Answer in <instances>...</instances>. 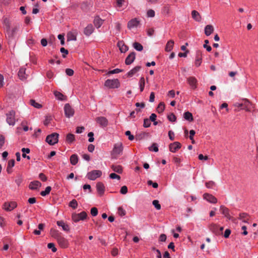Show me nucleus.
Returning <instances> with one entry per match:
<instances>
[{
  "mask_svg": "<svg viewBox=\"0 0 258 258\" xmlns=\"http://www.w3.org/2000/svg\"><path fill=\"white\" fill-rule=\"evenodd\" d=\"M123 145L120 142L114 145L113 148L111 151V155L112 158L117 159L122 153Z\"/></svg>",
  "mask_w": 258,
  "mask_h": 258,
  "instance_id": "nucleus-1",
  "label": "nucleus"
},
{
  "mask_svg": "<svg viewBox=\"0 0 258 258\" xmlns=\"http://www.w3.org/2000/svg\"><path fill=\"white\" fill-rule=\"evenodd\" d=\"M120 82L117 79H107L104 83V86L109 89L118 88L120 87Z\"/></svg>",
  "mask_w": 258,
  "mask_h": 258,
  "instance_id": "nucleus-2",
  "label": "nucleus"
},
{
  "mask_svg": "<svg viewBox=\"0 0 258 258\" xmlns=\"http://www.w3.org/2000/svg\"><path fill=\"white\" fill-rule=\"evenodd\" d=\"M15 115L16 112L13 110H11L6 113V121L10 125H15L16 123Z\"/></svg>",
  "mask_w": 258,
  "mask_h": 258,
  "instance_id": "nucleus-3",
  "label": "nucleus"
},
{
  "mask_svg": "<svg viewBox=\"0 0 258 258\" xmlns=\"http://www.w3.org/2000/svg\"><path fill=\"white\" fill-rule=\"evenodd\" d=\"M18 30V28L17 26H15L12 29H10V26L8 27L7 29L6 36L9 41L13 40Z\"/></svg>",
  "mask_w": 258,
  "mask_h": 258,
  "instance_id": "nucleus-4",
  "label": "nucleus"
},
{
  "mask_svg": "<svg viewBox=\"0 0 258 258\" xmlns=\"http://www.w3.org/2000/svg\"><path fill=\"white\" fill-rule=\"evenodd\" d=\"M58 134L52 133L46 137L45 141L50 145H54L58 142Z\"/></svg>",
  "mask_w": 258,
  "mask_h": 258,
  "instance_id": "nucleus-5",
  "label": "nucleus"
},
{
  "mask_svg": "<svg viewBox=\"0 0 258 258\" xmlns=\"http://www.w3.org/2000/svg\"><path fill=\"white\" fill-rule=\"evenodd\" d=\"M87 217V213L85 211H83L79 214H73L72 216V219L74 222H78L80 220H84L86 219Z\"/></svg>",
  "mask_w": 258,
  "mask_h": 258,
  "instance_id": "nucleus-6",
  "label": "nucleus"
},
{
  "mask_svg": "<svg viewBox=\"0 0 258 258\" xmlns=\"http://www.w3.org/2000/svg\"><path fill=\"white\" fill-rule=\"evenodd\" d=\"M101 175V171L94 170L87 173V177L90 180H94L97 178L100 177Z\"/></svg>",
  "mask_w": 258,
  "mask_h": 258,
  "instance_id": "nucleus-7",
  "label": "nucleus"
},
{
  "mask_svg": "<svg viewBox=\"0 0 258 258\" xmlns=\"http://www.w3.org/2000/svg\"><path fill=\"white\" fill-rule=\"evenodd\" d=\"M64 111L66 116L68 118L73 116L75 113L74 109L69 103H67L64 105Z\"/></svg>",
  "mask_w": 258,
  "mask_h": 258,
  "instance_id": "nucleus-8",
  "label": "nucleus"
},
{
  "mask_svg": "<svg viewBox=\"0 0 258 258\" xmlns=\"http://www.w3.org/2000/svg\"><path fill=\"white\" fill-rule=\"evenodd\" d=\"M17 206V203L12 201L10 202H5L3 206V208L6 211H11L16 208Z\"/></svg>",
  "mask_w": 258,
  "mask_h": 258,
  "instance_id": "nucleus-9",
  "label": "nucleus"
},
{
  "mask_svg": "<svg viewBox=\"0 0 258 258\" xmlns=\"http://www.w3.org/2000/svg\"><path fill=\"white\" fill-rule=\"evenodd\" d=\"M181 148V144L178 142H175L169 145V151L172 153L176 152Z\"/></svg>",
  "mask_w": 258,
  "mask_h": 258,
  "instance_id": "nucleus-10",
  "label": "nucleus"
},
{
  "mask_svg": "<svg viewBox=\"0 0 258 258\" xmlns=\"http://www.w3.org/2000/svg\"><path fill=\"white\" fill-rule=\"evenodd\" d=\"M96 189L97 193L99 196H102L104 194L105 191V186L104 184L101 182H98L96 184Z\"/></svg>",
  "mask_w": 258,
  "mask_h": 258,
  "instance_id": "nucleus-11",
  "label": "nucleus"
},
{
  "mask_svg": "<svg viewBox=\"0 0 258 258\" xmlns=\"http://www.w3.org/2000/svg\"><path fill=\"white\" fill-rule=\"evenodd\" d=\"M140 24V21L137 18H134L128 21L127 23V28L131 29L135 27H137Z\"/></svg>",
  "mask_w": 258,
  "mask_h": 258,
  "instance_id": "nucleus-12",
  "label": "nucleus"
},
{
  "mask_svg": "<svg viewBox=\"0 0 258 258\" xmlns=\"http://www.w3.org/2000/svg\"><path fill=\"white\" fill-rule=\"evenodd\" d=\"M204 199L210 203L215 204L217 202V199L213 195L206 193L203 195Z\"/></svg>",
  "mask_w": 258,
  "mask_h": 258,
  "instance_id": "nucleus-13",
  "label": "nucleus"
},
{
  "mask_svg": "<svg viewBox=\"0 0 258 258\" xmlns=\"http://www.w3.org/2000/svg\"><path fill=\"white\" fill-rule=\"evenodd\" d=\"M96 121L102 127H106L108 124V120L105 117H98Z\"/></svg>",
  "mask_w": 258,
  "mask_h": 258,
  "instance_id": "nucleus-14",
  "label": "nucleus"
},
{
  "mask_svg": "<svg viewBox=\"0 0 258 258\" xmlns=\"http://www.w3.org/2000/svg\"><path fill=\"white\" fill-rule=\"evenodd\" d=\"M58 243L62 248H66L68 246V240L61 235L57 239Z\"/></svg>",
  "mask_w": 258,
  "mask_h": 258,
  "instance_id": "nucleus-15",
  "label": "nucleus"
},
{
  "mask_svg": "<svg viewBox=\"0 0 258 258\" xmlns=\"http://www.w3.org/2000/svg\"><path fill=\"white\" fill-rule=\"evenodd\" d=\"M187 82L190 87L193 89H195L197 87L198 81L197 79L194 77H190L187 79Z\"/></svg>",
  "mask_w": 258,
  "mask_h": 258,
  "instance_id": "nucleus-16",
  "label": "nucleus"
},
{
  "mask_svg": "<svg viewBox=\"0 0 258 258\" xmlns=\"http://www.w3.org/2000/svg\"><path fill=\"white\" fill-rule=\"evenodd\" d=\"M136 57V53L134 52L131 53L125 58V63L126 65L131 64L133 62Z\"/></svg>",
  "mask_w": 258,
  "mask_h": 258,
  "instance_id": "nucleus-17",
  "label": "nucleus"
},
{
  "mask_svg": "<svg viewBox=\"0 0 258 258\" xmlns=\"http://www.w3.org/2000/svg\"><path fill=\"white\" fill-rule=\"evenodd\" d=\"M41 185V183L39 181H34L30 183L29 187L32 190L38 189Z\"/></svg>",
  "mask_w": 258,
  "mask_h": 258,
  "instance_id": "nucleus-18",
  "label": "nucleus"
},
{
  "mask_svg": "<svg viewBox=\"0 0 258 258\" xmlns=\"http://www.w3.org/2000/svg\"><path fill=\"white\" fill-rule=\"evenodd\" d=\"M94 31V27L92 24H89L84 29V33L87 36L91 35Z\"/></svg>",
  "mask_w": 258,
  "mask_h": 258,
  "instance_id": "nucleus-19",
  "label": "nucleus"
},
{
  "mask_svg": "<svg viewBox=\"0 0 258 258\" xmlns=\"http://www.w3.org/2000/svg\"><path fill=\"white\" fill-rule=\"evenodd\" d=\"M141 68V66H139L134 67L133 69H132L127 73V76L128 77H132L134 75H135L140 70Z\"/></svg>",
  "mask_w": 258,
  "mask_h": 258,
  "instance_id": "nucleus-20",
  "label": "nucleus"
},
{
  "mask_svg": "<svg viewBox=\"0 0 258 258\" xmlns=\"http://www.w3.org/2000/svg\"><path fill=\"white\" fill-rule=\"evenodd\" d=\"M218 227L219 225L214 223H212L209 225L210 230L216 235H219Z\"/></svg>",
  "mask_w": 258,
  "mask_h": 258,
  "instance_id": "nucleus-21",
  "label": "nucleus"
},
{
  "mask_svg": "<svg viewBox=\"0 0 258 258\" xmlns=\"http://www.w3.org/2000/svg\"><path fill=\"white\" fill-rule=\"evenodd\" d=\"M191 16L192 18L197 22H200L202 20L200 13L196 10H193L191 12Z\"/></svg>",
  "mask_w": 258,
  "mask_h": 258,
  "instance_id": "nucleus-22",
  "label": "nucleus"
},
{
  "mask_svg": "<svg viewBox=\"0 0 258 258\" xmlns=\"http://www.w3.org/2000/svg\"><path fill=\"white\" fill-rule=\"evenodd\" d=\"M214 27L211 25H208L205 28V34L206 36L210 35L214 31Z\"/></svg>",
  "mask_w": 258,
  "mask_h": 258,
  "instance_id": "nucleus-23",
  "label": "nucleus"
},
{
  "mask_svg": "<svg viewBox=\"0 0 258 258\" xmlns=\"http://www.w3.org/2000/svg\"><path fill=\"white\" fill-rule=\"evenodd\" d=\"M53 94L57 100L63 101L66 99V97L60 92L55 91H54Z\"/></svg>",
  "mask_w": 258,
  "mask_h": 258,
  "instance_id": "nucleus-24",
  "label": "nucleus"
},
{
  "mask_svg": "<svg viewBox=\"0 0 258 258\" xmlns=\"http://www.w3.org/2000/svg\"><path fill=\"white\" fill-rule=\"evenodd\" d=\"M174 44V42L173 40H169L166 44L165 50L167 52L170 51L173 48Z\"/></svg>",
  "mask_w": 258,
  "mask_h": 258,
  "instance_id": "nucleus-25",
  "label": "nucleus"
},
{
  "mask_svg": "<svg viewBox=\"0 0 258 258\" xmlns=\"http://www.w3.org/2000/svg\"><path fill=\"white\" fill-rule=\"evenodd\" d=\"M111 168L113 171L119 174L121 173L123 171L122 167L121 165H112Z\"/></svg>",
  "mask_w": 258,
  "mask_h": 258,
  "instance_id": "nucleus-26",
  "label": "nucleus"
},
{
  "mask_svg": "<svg viewBox=\"0 0 258 258\" xmlns=\"http://www.w3.org/2000/svg\"><path fill=\"white\" fill-rule=\"evenodd\" d=\"M57 225L58 226L61 227L62 229L65 231H69L70 230L69 225L66 224L63 221H57Z\"/></svg>",
  "mask_w": 258,
  "mask_h": 258,
  "instance_id": "nucleus-27",
  "label": "nucleus"
},
{
  "mask_svg": "<svg viewBox=\"0 0 258 258\" xmlns=\"http://www.w3.org/2000/svg\"><path fill=\"white\" fill-rule=\"evenodd\" d=\"M25 72H26L25 68H21L19 70L18 75L19 78L22 80H24V79H26V78H27Z\"/></svg>",
  "mask_w": 258,
  "mask_h": 258,
  "instance_id": "nucleus-28",
  "label": "nucleus"
},
{
  "mask_svg": "<svg viewBox=\"0 0 258 258\" xmlns=\"http://www.w3.org/2000/svg\"><path fill=\"white\" fill-rule=\"evenodd\" d=\"M15 163V161L14 159H11L9 161L7 168V171L8 172V173H10L12 172V168L14 166Z\"/></svg>",
  "mask_w": 258,
  "mask_h": 258,
  "instance_id": "nucleus-29",
  "label": "nucleus"
},
{
  "mask_svg": "<svg viewBox=\"0 0 258 258\" xmlns=\"http://www.w3.org/2000/svg\"><path fill=\"white\" fill-rule=\"evenodd\" d=\"M94 24L97 28H99L103 24V20L100 19L99 17L95 18L94 20Z\"/></svg>",
  "mask_w": 258,
  "mask_h": 258,
  "instance_id": "nucleus-30",
  "label": "nucleus"
},
{
  "mask_svg": "<svg viewBox=\"0 0 258 258\" xmlns=\"http://www.w3.org/2000/svg\"><path fill=\"white\" fill-rule=\"evenodd\" d=\"M50 234L52 237L55 238L56 240L61 235V233L59 232L58 230L53 229L50 230Z\"/></svg>",
  "mask_w": 258,
  "mask_h": 258,
  "instance_id": "nucleus-31",
  "label": "nucleus"
},
{
  "mask_svg": "<svg viewBox=\"0 0 258 258\" xmlns=\"http://www.w3.org/2000/svg\"><path fill=\"white\" fill-rule=\"evenodd\" d=\"M202 56L200 52H198L196 54V58L195 61V64L197 67H199L202 63Z\"/></svg>",
  "mask_w": 258,
  "mask_h": 258,
  "instance_id": "nucleus-32",
  "label": "nucleus"
},
{
  "mask_svg": "<svg viewBox=\"0 0 258 258\" xmlns=\"http://www.w3.org/2000/svg\"><path fill=\"white\" fill-rule=\"evenodd\" d=\"M78 162V156L77 154H73L70 157V162L73 165H75Z\"/></svg>",
  "mask_w": 258,
  "mask_h": 258,
  "instance_id": "nucleus-33",
  "label": "nucleus"
},
{
  "mask_svg": "<svg viewBox=\"0 0 258 258\" xmlns=\"http://www.w3.org/2000/svg\"><path fill=\"white\" fill-rule=\"evenodd\" d=\"M183 116L185 119L189 121H192L194 120L192 114L188 111L185 112L184 113Z\"/></svg>",
  "mask_w": 258,
  "mask_h": 258,
  "instance_id": "nucleus-34",
  "label": "nucleus"
},
{
  "mask_svg": "<svg viewBox=\"0 0 258 258\" xmlns=\"http://www.w3.org/2000/svg\"><path fill=\"white\" fill-rule=\"evenodd\" d=\"M75 139V135L72 134H69L66 137V141L69 143H73Z\"/></svg>",
  "mask_w": 258,
  "mask_h": 258,
  "instance_id": "nucleus-35",
  "label": "nucleus"
},
{
  "mask_svg": "<svg viewBox=\"0 0 258 258\" xmlns=\"http://www.w3.org/2000/svg\"><path fill=\"white\" fill-rule=\"evenodd\" d=\"M145 85V78L143 77H142L139 81V86H140V89L141 92H143Z\"/></svg>",
  "mask_w": 258,
  "mask_h": 258,
  "instance_id": "nucleus-36",
  "label": "nucleus"
},
{
  "mask_svg": "<svg viewBox=\"0 0 258 258\" xmlns=\"http://www.w3.org/2000/svg\"><path fill=\"white\" fill-rule=\"evenodd\" d=\"M165 109V104L163 102H160L157 108V111L159 113H162Z\"/></svg>",
  "mask_w": 258,
  "mask_h": 258,
  "instance_id": "nucleus-37",
  "label": "nucleus"
},
{
  "mask_svg": "<svg viewBox=\"0 0 258 258\" xmlns=\"http://www.w3.org/2000/svg\"><path fill=\"white\" fill-rule=\"evenodd\" d=\"M118 46L120 47V50L121 52H125L127 50V46L123 44L122 41H119L117 43Z\"/></svg>",
  "mask_w": 258,
  "mask_h": 258,
  "instance_id": "nucleus-38",
  "label": "nucleus"
},
{
  "mask_svg": "<svg viewBox=\"0 0 258 258\" xmlns=\"http://www.w3.org/2000/svg\"><path fill=\"white\" fill-rule=\"evenodd\" d=\"M78 202L76 200L73 199L72 200L69 204V206L72 208L73 209H76L78 207Z\"/></svg>",
  "mask_w": 258,
  "mask_h": 258,
  "instance_id": "nucleus-39",
  "label": "nucleus"
},
{
  "mask_svg": "<svg viewBox=\"0 0 258 258\" xmlns=\"http://www.w3.org/2000/svg\"><path fill=\"white\" fill-rule=\"evenodd\" d=\"M133 46L138 51H142L143 49V46L139 42H136L134 43Z\"/></svg>",
  "mask_w": 258,
  "mask_h": 258,
  "instance_id": "nucleus-40",
  "label": "nucleus"
},
{
  "mask_svg": "<svg viewBox=\"0 0 258 258\" xmlns=\"http://www.w3.org/2000/svg\"><path fill=\"white\" fill-rule=\"evenodd\" d=\"M220 210L222 214L225 216L228 213H229V209L225 207L224 206H221L220 208Z\"/></svg>",
  "mask_w": 258,
  "mask_h": 258,
  "instance_id": "nucleus-41",
  "label": "nucleus"
},
{
  "mask_svg": "<svg viewBox=\"0 0 258 258\" xmlns=\"http://www.w3.org/2000/svg\"><path fill=\"white\" fill-rule=\"evenodd\" d=\"M247 217L248 215L246 213H243L239 214V219L242 220V221L244 223H247Z\"/></svg>",
  "mask_w": 258,
  "mask_h": 258,
  "instance_id": "nucleus-42",
  "label": "nucleus"
},
{
  "mask_svg": "<svg viewBox=\"0 0 258 258\" xmlns=\"http://www.w3.org/2000/svg\"><path fill=\"white\" fill-rule=\"evenodd\" d=\"M51 189V187L50 186H47L44 191H42L40 192V195L43 197L45 196L50 193Z\"/></svg>",
  "mask_w": 258,
  "mask_h": 258,
  "instance_id": "nucleus-43",
  "label": "nucleus"
},
{
  "mask_svg": "<svg viewBox=\"0 0 258 258\" xmlns=\"http://www.w3.org/2000/svg\"><path fill=\"white\" fill-rule=\"evenodd\" d=\"M30 104L37 108H40L42 107L41 105L36 102L34 100L31 99L30 100Z\"/></svg>",
  "mask_w": 258,
  "mask_h": 258,
  "instance_id": "nucleus-44",
  "label": "nucleus"
},
{
  "mask_svg": "<svg viewBox=\"0 0 258 258\" xmlns=\"http://www.w3.org/2000/svg\"><path fill=\"white\" fill-rule=\"evenodd\" d=\"M196 132L194 130H191L189 131V139L191 141L192 144H195V141L194 139V136L195 135Z\"/></svg>",
  "mask_w": 258,
  "mask_h": 258,
  "instance_id": "nucleus-45",
  "label": "nucleus"
},
{
  "mask_svg": "<svg viewBox=\"0 0 258 258\" xmlns=\"http://www.w3.org/2000/svg\"><path fill=\"white\" fill-rule=\"evenodd\" d=\"M122 70L119 69H115L113 70L109 71L107 73V75H111V74H118L119 73L122 72Z\"/></svg>",
  "mask_w": 258,
  "mask_h": 258,
  "instance_id": "nucleus-46",
  "label": "nucleus"
},
{
  "mask_svg": "<svg viewBox=\"0 0 258 258\" xmlns=\"http://www.w3.org/2000/svg\"><path fill=\"white\" fill-rule=\"evenodd\" d=\"M118 214L120 216H123L125 215L126 212L121 207H119L118 208Z\"/></svg>",
  "mask_w": 258,
  "mask_h": 258,
  "instance_id": "nucleus-47",
  "label": "nucleus"
},
{
  "mask_svg": "<svg viewBox=\"0 0 258 258\" xmlns=\"http://www.w3.org/2000/svg\"><path fill=\"white\" fill-rule=\"evenodd\" d=\"M150 151L157 152L158 151V148L157 145L155 143L152 144V145L149 148Z\"/></svg>",
  "mask_w": 258,
  "mask_h": 258,
  "instance_id": "nucleus-48",
  "label": "nucleus"
},
{
  "mask_svg": "<svg viewBox=\"0 0 258 258\" xmlns=\"http://www.w3.org/2000/svg\"><path fill=\"white\" fill-rule=\"evenodd\" d=\"M152 203L157 210H159L161 209V205H160L158 200H154Z\"/></svg>",
  "mask_w": 258,
  "mask_h": 258,
  "instance_id": "nucleus-49",
  "label": "nucleus"
},
{
  "mask_svg": "<svg viewBox=\"0 0 258 258\" xmlns=\"http://www.w3.org/2000/svg\"><path fill=\"white\" fill-rule=\"evenodd\" d=\"M209 43V40H205V44H204V47L206 49V50L210 52L212 50V48L210 46L207 45V44Z\"/></svg>",
  "mask_w": 258,
  "mask_h": 258,
  "instance_id": "nucleus-50",
  "label": "nucleus"
},
{
  "mask_svg": "<svg viewBox=\"0 0 258 258\" xmlns=\"http://www.w3.org/2000/svg\"><path fill=\"white\" fill-rule=\"evenodd\" d=\"M167 118L168 120L171 122H174L176 120V117L173 113H171L168 115Z\"/></svg>",
  "mask_w": 258,
  "mask_h": 258,
  "instance_id": "nucleus-51",
  "label": "nucleus"
},
{
  "mask_svg": "<svg viewBox=\"0 0 258 258\" xmlns=\"http://www.w3.org/2000/svg\"><path fill=\"white\" fill-rule=\"evenodd\" d=\"M109 177L111 179H117L118 180L120 179V176L119 175L116 174L115 173H112L110 174Z\"/></svg>",
  "mask_w": 258,
  "mask_h": 258,
  "instance_id": "nucleus-52",
  "label": "nucleus"
},
{
  "mask_svg": "<svg viewBox=\"0 0 258 258\" xmlns=\"http://www.w3.org/2000/svg\"><path fill=\"white\" fill-rule=\"evenodd\" d=\"M173 161L175 164H176L177 166H179L180 162H181V159L178 157L174 156L173 158Z\"/></svg>",
  "mask_w": 258,
  "mask_h": 258,
  "instance_id": "nucleus-53",
  "label": "nucleus"
},
{
  "mask_svg": "<svg viewBox=\"0 0 258 258\" xmlns=\"http://www.w3.org/2000/svg\"><path fill=\"white\" fill-rule=\"evenodd\" d=\"M151 122L150 120L148 118H145L144 120V127H148L150 126Z\"/></svg>",
  "mask_w": 258,
  "mask_h": 258,
  "instance_id": "nucleus-54",
  "label": "nucleus"
},
{
  "mask_svg": "<svg viewBox=\"0 0 258 258\" xmlns=\"http://www.w3.org/2000/svg\"><path fill=\"white\" fill-rule=\"evenodd\" d=\"M47 247L48 248L51 249L53 252H55L57 250L56 248L55 247L54 243H49L47 245Z\"/></svg>",
  "mask_w": 258,
  "mask_h": 258,
  "instance_id": "nucleus-55",
  "label": "nucleus"
},
{
  "mask_svg": "<svg viewBox=\"0 0 258 258\" xmlns=\"http://www.w3.org/2000/svg\"><path fill=\"white\" fill-rule=\"evenodd\" d=\"M125 135L128 136L129 140L133 141L134 139V136L131 134V133L130 131H126L125 133Z\"/></svg>",
  "mask_w": 258,
  "mask_h": 258,
  "instance_id": "nucleus-56",
  "label": "nucleus"
},
{
  "mask_svg": "<svg viewBox=\"0 0 258 258\" xmlns=\"http://www.w3.org/2000/svg\"><path fill=\"white\" fill-rule=\"evenodd\" d=\"M27 122L26 121H23L21 123V125L23 126V130L25 132H27L29 130L28 126L27 125Z\"/></svg>",
  "mask_w": 258,
  "mask_h": 258,
  "instance_id": "nucleus-57",
  "label": "nucleus"
},
{
  "mask_svg": "<svg viewBox=\"0 0 258 258\" xmlns=\"http://www.w3.org/2000/svg\"><path fill=\"white\" fill-rule=\"evenodd\" d=\"M91 214L93 216H96L98 214V210L96 208L93 207L91 209Z\"/></svg>",
  "mask_w": 258,
  "mask_h": 258,
  "instance_id": "nucleus-58",
  "label": "nucleus"
},
{
  "mask_svg": "<svg viewBox=\"0 0 258 258\" xmlns=\"http://www.w3.org/2000/svg\"><path fill=\"white\" fill-rule=\"evenodd\" d=\"M147 15L148 17H154L155 16V12L154 10L150 9L147 11Z\"/></svg>",
  "mask_w": 258,
  "mask_h": 258,
  "instance_id": "nucleus-59",
  "label": "nucleus"
},
{
  "mask_svg": "<svg viewBox=\"0 0 258 258\" xmlns=\"http://www.w3.org/2000/svg\"><path fill=\"white\" fill-rule=\"evenodd\" d=\"M120 192L121 194L125 195L127 192V187L126 186L124 185L121 187Z\"/></svg>",
  "mask_w": 258,
  "mask_h": 258,
  "instance_id": "nucleus-60",
  "label": "nucleus"
},
{
  "mask_svg": "<svg viewBox=\"0 0 258 258\" xmlns=\"http://www.w3.org/2000/svg\"><path fill=\"white\" fill-rule=\"evenodd\" d=\"M88 136L89 137L88 141L89 142H93L94 140V138L93 137L94 134L93 132H90L88 134Z\"/></svg>",
  "mask_w": 258,
  "mask_h": 258,
  "instance_id": "nucleus-61",
  "label": "nucleus"
},
{
  "mask_svg": "<svg viewBox=\"0 0 258 258\" xmlns=\"http://www.w3.org/2000/svg\"><path fill=\"white\" fill-rule=\"evenodd\" d=\"M148 184L152 185L153 187L156 188L158 186V184L157 182H153L152 180L148 181Z\"/></svg>",
  "mask_w": 258,
  "mask_h": 258,
  "instance_id": "nucleus-62",
  "label": "nucleus"
},
{
  "mask_svg": "<svg viewBox=\"0 0 258 258\" xmlns=\"http://www.w3.org/2000/svg\"><path fill=\"white\" fill-rule=\"evenodd\" d=\"M74 71L71 69H67L66 70V73L69 76H72L74 75Z\"/></svg>",
  "mask_w": 258,
  "mask_h": 258,
  "instance_id": "nucleus-63",
  "label": "nucleus"
},
{
  "mask_svg": "<svg viewBox=\"0 0 258 258\" xmlns=\"http://www.w3.org/2000/svg\"><path fill=\"white\" fill-rule=\"evenodd\" d=\"M147 32L148 35L149 36H152L154 34V30L152 28L148 29Z\"/></svg>",
  "mask_w": 258,
  "mask_h": 258,
  "instance_id": "nucleus-64",
  "label": "nucleus"
}]
</instances>
